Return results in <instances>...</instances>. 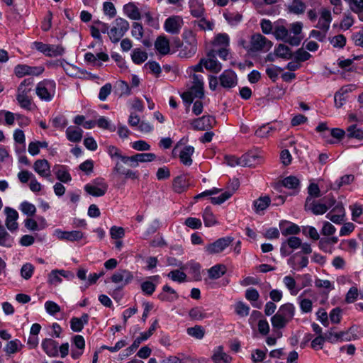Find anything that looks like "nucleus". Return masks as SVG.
<instances>
[{"mask_svg":"<svg viewBox=\"0 0 363 363\" xmlns=\"http://www.w3.org/2000/svg\"><path fill=\"white\" fill-rule=\"evenodd\" d=\"M354 180V176L353 174H345L334 182L332 189L338 190L342 186L351 184Z\"/></svg>","mask_w":363,"mask_h":363,"instance_id":"nucleus-46","label":"nucleus"},{"mask_svg":"<svg viewBox=\"0 0 363 363\" xmlns=\"http://www.w3.org/2000/svg\"><path fill=\"white\" fill-rule=\"evenodd\" d=\"M335 203V198L330 194L318 201L311 196H308L305 203V209L311 211L314 215H323L334 206Z\"/></svg>","mask_w":363,"mask_h":363,"instance_id":"nucleus-1","label":"nucleus"},{"mask_svg":"<svg viewBox=\"0 0 363 363\" xmlns=\"http://www.w3.org/2000/svg\"><path fill=\"white\" fill-rule=\"evenodd\" d=\"M156 157V155L154 153H138L133 156H128V158L126 159L127 165L131 167H138L140 162H152Z\"/></svg>","mask_w":363,"mask_h":363,"instance_id":"nucleus-17","label":"nucleus"},{"mask_svg":"<svg viewBox=\"0 0 363 363\" xmlns=\"http://www.w3.org/2000/svg\"><path fill=\"white\" fill-rule=\"evenodd\" d=\"M271 200L268 196L260 197L254 201V206L257 212L265 210L270 204Z\"/></svg>","mask_w":363,"mask_h":363,"instance_id":"nucleus-56","label":"nucleus"},{"mask_svg":"<svg viewBox=\"0 0 363 363\" xmlns=\"http://www.w3.org/2000/svg\"><path fill=\"white\" fill-rule=\"evenodd\" d=\"M33 82V78L25 79L20 83L16 91V98L18 105L28 111H31L33 107V100L30 96Z\"/></svg>","mask_w":363,"mask_h":363,"instance_id":"nucleus-2","label":"nucleus"},{"mask_svg":"<svg viewBox=\"0 0 363 363\" xmlns=\"http://www.w3.org/2000/svg\"><path fill=\"white\" fill-rule=\"evenodd\" d=\"M173 189L176 193L185 191L189 186L187 175L182 174L177 177L173 181Z\"/></svg>","mask_w":363,"mask_h":363,"instance_id":"nucleus-28","label":"nucleus"},{"mask_svg":"<svg viewBox=\"0 0 363 363\" xmlns=\"http://www.w3.org/2000/svg\"><path fill=\"white\" fill-rule=\"evenodd\" d=\"M306 8V4L301 0H294L288 6L289 12L297 15L303 13Z\"/></svg>","mask_w":363,"mask_h":363,"instance_id":"nucleus-47","label":"nucleus"},{"mask_svg":"<svg viewBox=\"0 0 363 363\" xmlns=\"http://www.w3.org/2000/svg\"><path fill=\"white\" fill-rule=\"evenodd\" d=\"M133 274L131 272L127 269H122L116 272L111 276V281L115 284H122V286H125L130 284L133 280Z\"/></svg>","mask_w":363,"mask_h":363,"instance_id":"nucleus-20","label":"nucleus"},{"mask_svg":"<svg viewBox=\"0 0 363 363\" xmlns=\"http://www.w3.org/2000/svg\"><path fill=\"white\" fill-rule=\"evenodd\" d=\"M23 347V345L21 342L18 339H15L6 343L4 351L7 354L11 355L21 351Z\"/></svg>","mask_w":363,"mask_h":363,"instance_id":"nucleus-44","label":"nucleus"},{"mask_svg":"<svg viewBox=\"0 0 363 363\" xmlns=\"http://www.w3.org/2000/svg\"><path fill=\"white\" fill-rule=\"evenodd\" d=\"M14 245V238L9 234L4 227L0 229V246L6 248H11Z\"/></svg>","mask_w":363,"mask_h":363,"instance_id":"nucleus-36","label":"nucleus"},{"mask_svg":"<svg viewBox=\"0 0 363 363\" xmlns=\"http://www.w3.org/2000/svg\"><path fill=\"white\" fill-rule=\"evenodd\" d=\"M34 171L41 177L46 179L50 182H53L51 177L50 166L47 160H37L33 164Z\"/></svg>","mask_w":363,"mask_h":363,"instance_id":"nucleus-13","label":"nucleus"},{"mask_svg":"<svg viewBox=\"0 0 363 363\" xmlns=\"http://www.w3.org/2000/svg\"><path fill=\"white\" fill-rule=\"evenodd\" d=\"M187 334L197 340H201L205 335V330L201 325H195L186 329Z\"/></svg>","mask_w":363,"mask_h":363,"instance_id":"nucleus-50","label":"nucleus"},{"mask_svg":"<svg viewBox=\"0 0 363 363\" xmlns=\"http://www.w3.org/2000/svg\"><path fill=\"white\" fill-rule=\"evenodd\" d=\"M4 213L6 214L5 225L7 229L11 233L16 231L18 229V223L17 222L18 213L11 207H6Z\"/></svg>","mask_w":363,"mask_h":363,"instance_id":"nucleus-14","label":"nucleus"},{"mask_svg":"<svg viewBox=\"0 0 363 363\" xmlns=\"http://www.w3.org/2000/svg\"><path fill=\"white\" fill-rule=\"evenodd\" d=\"M233 187L231 190H228L216 197H211V201L213 204H221L230 198L234 192L238 189L239 184L237 181L233 183Z\"/></svg>","mask_w":363,"mask_h":363,"instance_id":"nucleus-31","label":"nucleus"},{"mask_svg":"<svg viewBox=\"0 0 363 363\" xmlns=\"http://www.w3.org/2000/svg\"><path fill=\"white\" fill-rule=\"evenodd\" d=\"M231 237H224L205 246V252L209 255L218 254L225 250L233 242Z\"/></svg>","mask_w":363,"mask_h":363,"instance_id":"nucleus-10","label":"nucleus"},{"mask_svg":"<svg viewBox=\"0 0 363 363\" xmlns=\"http://www.w3.org/2000/svg\"><path fill=\"white\" fill-rule=\"evenodd\" d=\"M283 282L285 286L289 290L290 293L293 296L298 294V291L301 288L296 286V282L295 279L291 276H286L283 279Z\"/></svg>","mask_w":363,"mask_h":363,"instance_id":"nucleus-45","label":"nucleus"},{"mask_svg":"<svg viewBox=\"0 0 363 363\" xmlns=\"http://www.w3.org/2000/svg\"><path fill=\"white\" fill-rule=\"evenodd\" d=\"M64 48L61 45H48L47 52L45 55L48 57H57L62 55L64 53Z\"/></svg>","mask_w":363,"mask_h":363,"instance_id":"nucleus-57","label":"nucleus"},{"mask_svg":"<svg viewBox=\"0 0 363 363\" xmlns=\"http://www.w3.org/2000/svg\"><path fill=\"white\" fill-rule=\"evenodd\" d=\"M131 58L135 64L140 65L147 59V54L139 48L134 49L131 54Z\"/></svg>","mask_w":363,"mask_h":363,"instance_id":"nucleus-48","label":"nucleus"},{"mask_svg":"<svg viewBox=\"0 0 363 363\" xmlns=\"http://www.w3.org/2000/svg\"><path fill=\"white\" fill-rule=\"evenodd\" d=\"M194 147L190 145L185 146L179 153V159L181 162L186 166L191 165L193 162L191 156L194 154Z\"/></svg>","mask_w":363,"mask_h":363,"instance_id":"nucleus-34","label":"nucleus"},{"mask_svg":"<svg viewBox=\"0 0 363 363\" xmlns=\"http://www.w3.org/2000/svg\"><path fill=\"white\" fill-rule=\"evenodd\" d=\"M295 306L290 303L281 305L278 311L272 317L271 323L274 328H284L294 318Z\"/></svg>","mask_w":363,"mask_h":363,"instance_id":"nucleus-3","label":"nucleus"},{"mask_svg":"<svg viewBox=\"0 0 363 363\" xmlns=\"http://www.w3.org/2000/svg\"><path fill=\"white\" fill-rule=\"evenodd\" d=\"M129 29V23L124 18H117L113 23V26L108 32L112 43H118Z\"/></svg>","mask_w":363,"mask_h":363,"instance_id":"nucleus-5","label":"nucleus"},{"mask_svg":"<svg viewBox=\"0 0 363 363\" xmlns=\"http://www.w3.org/2000/svg\"><path fill=\"white\" fill-rule=\"evenodd\" d=\"M56 177L63 183H67L72 180V177L65 166H60L55 172Z\"/></svg>","mask_w":363,"mask_h":363,"instance_id":"nucleus-49","label":"nucleus"},{"mask_svg":"<svg viewBox=\"0 0 363 363\" xmlns=\"http://www.w3.org/2000/svg\"><path fill=\"white\" fill-rule=\"evenodd\" d=\"M203 60L204 67L211 72L218 73L222 69V65L217 60L216 50L209 51Z\"/></svg>","mask_w":363,"mask_h":363,"instance_id":"nucleus-15","label":"nucleus"},{"mask_svg":"<svg viewBox=\"0 0 363 363\" xmlns=\"http://www.w3.org/2000/svg\"><path fill=\"white\" fill-rule=\"evenodd\" d=\"M60 269H54L48 274V283L52 285H58L62 281L61 274L59 273Z\"/></svg>","mask_w":363,"mask_h":363,"instance_id":"nucleus-63","label":"nucleus"},{"mask_svg":"<svg viewBox=\"0 0 363 363\" xmlns=\"http://www.w3.org/2000/svg\"><path fill=\"white\" fill-rule=\"evenodd\" d=\"M298 255V252L296 253L288 261L289 264L294 269L306 267L308 264V259L307 257L302 256L300 260L298 261L297 258Z\"/></svg>","mask_w":363,"mask_h":363,"instance_id":"nucleus-39","label":"nucleus"},{"mask_svg":"<svg viewBox=\"0 0 363 363\" xmlns=\"http://www.w3.org/2000/svg\"><path fill=\"white\" fill-rule=\"evenodd\" d=\"M233 187L231 190H228L216 197H211V201L213 204H221L230 198L234 192L238 189L239 184L237 181L233 183Z\"/></svg>","mask_w":363,"mask_h":363,"instance_id":"nucleus-30","label":"nucleus"},{"mask_svg":"<svg viewBox=\"0 0 363 363\" xmlns=\"http://www.w3.org/2000/svg\"><path fill=\"white\" fill-rule=\"evenodd\" d=\"M108 184L103 178H96L91 183L84 186V190L89 194L100 197L104 196L108 190Z\"/></svg>","mask_w":363,"mask_h":363,"instance_id":"nucleus-7","label":"nucleus"},{"mask_svg":"<svg viewBox=\"0 0 363 363\" xmlns=\"http://www.w3.org/2000/svg\"><path fill=\"white\" fill-rule=\"evenodd\" d=\"M280 228L283 235H296L300 232L299 227L292 223H286V225H281Z\"/></svg>","mask_w":363,"mask_h":363,"instance_id":"nucleus-52","label":"nucleus"},{"mask_svg":"<svg viewBox=\"0 0 363 363\" xmlns=\"http://www.w3.org/2000/svg\"><path fill=\"white\" fill-rule=\"evenodd\" d=\"M203 219L206 226L211 227L217 223L216 218L210 207H206L203 213Z\"/></svg>","mask_w":363,"mask_h":363,"instance_id":"nucleus-51","label":"nucleus"},{"mask_svg":"<svg viewBox=\"0 0 363 363\" xmlns=\"http://www.w3.org/2000/svg\"><path fill=\"white\" fill-rule=\"evenodd\" d=\"M184 24L182 17L179 16H172L167 18L164 23V28L166 32L171 34H178Z\"/></svg>","mask_w":363,"mask_h":363,"instance_id":"nucleus-12","label":"nucleus"},{"mask_svg":"<svg viewBox=\"0 0 363 363\" xmlns=\"http://www.w3.org/2000/svg\"><path fill=\"white\" fill-rule=\"evenodd\" d=\"M273 130L274 128L269 124L264 125L256 130L255 135L259 138H267L270 135Z\"/></svg>","mask_w":363,"mask_h":363,"instance_id":"nucleus-64","label":"nucleus"},{"mask_svg":"<svg viewBox=\"0 0 363 363\" xmlns=\"http://www.w3.org/2000/svg\"><path fill=\"white\" fill-rule=\"evenodd\" d=\"M19 209L21 211V212L28 216H33L36 211L35 206L28 202V201H23L21 203Z\"/></svg>","mask_w":363,"mask_h":363,"instance_id":"nucleus-60","label":"nucleus"},{"mask_svg":"<svg viewBox=\"0 0 363 363\" xmlns=\"http://www.w3.org/2000/svg\"><path fill=\"white\" fill-rule=\"evenodd\" d=\"M272 47V43L259 33L252 35L250 40V51L267 52Z\"/></svg>","mask_w":363,"mask_h":363,"instance_id":"nucleus-8","label":"nucleus"},{"mask_svg":"<svg viewBox=\"0 0 363 363\" xmlns=\"http://www.w3.org/2000/svg\"><path fill=\"white\" fill-rule=\"evenodd\" d=\"M158 299L164 302H173L178 299L179 295L177 291L166 284L163 286L162 291L157 296Z\"/></svg>","mask_w":363,"mask_h":363,"instance_id":"nucleus-25","label":"nucleus"},{"mask_svg":"<svg viewBox=\"0 0 363 363\" xmlns=\"http://www.w3.org/2000/svg\"><path fill=\"white\" fill-rule=\"evenodd\" d=\"M226 272V267L224 264H218L208 270V277L211 279H217Z\"/></svg>","mask_w":363,"mask_h":363,"instance_id":"nucleus-43","label":"nucleus"},{"mask_svg":"<svg viewBox=\"0 0 363 363\" xmlns=\"http://www.w3.org/2000/svg\"><path fill=\"white\" fill-rule=\"evenodd\" d=\"M348 4L352 11L358 15L359 19L363 21V0H344Z\"/></svg>","mask_w":363,"mask_h":363,"instance_id":"nucleus-37","label":"nucleus"},{"mask_svg":"<svg viewBox=\"0 0 363 363\" xmlns=\"http://www.w3.org/2000/svg\"><path fill=\"white\" fill-rule=\"evenodd\" d=\"M52 125L57 129H64L68 123L67 118L62 115H58L52 119Z\"/></svg>","mask_w":363,"mask_h":363,"instance_id":"nucleus-61","label":"nucleus"},{"mask_svg":"<svg viewBox=\"0 0 363 363\" xmlns=\"http://www.w3.org/2000/svg\"><path fill=\"white\" fill-rule=\"evenodd\" d=\"M219 82L225 89L233 88L238 84L237 74L231 69H226L220 75Z\"/></svg>","mask_w":363,"mask_h":363,"instance_id":"nucleus-18","label":"nucleus"},{"mask_svg":"<svg viewBox=\"0 0 363 363\" xmlns=\"http://www.w3.org/2000/svg\"><path fill=\"white\" fill-rule=\"evenodd\" d=\"M347 137L349 138H356L357 140H363V130L358 128L357 125H350L347 128Z\"/></svg>","mask_w":363,"mask_h":363,"instance_id":"nucleus-53","label":"nucleus"},{"mask_svg":"<svg viewBox=\"0 0 363 363\" xmlns=\"http://www.w3.org/2000/svg\"><path fill=\"white\" fill-rule=\"evenodd\" d=\"M212 359L215 363H228L231 359L230 356L223 352L222 346L215 349Z\"/></svg>","mask_w":363,"mask_h":363,"instance_id":"nucleus-40","label":"nucleus"},{"mask_svg":"<svg viewBox=\"0 0 363 363\" xmlns=\"http://www.w3.org/2000/svg\"><path fill=\"white\" fill-rule=\"evenodd\" d=\"M190 318L195 320H201L206 318L207 315L203 313V310L201 307H194L191 308L189 312Z\"/></svg>","mask_w":363,"mask_h":363,"instance_id":"nucleus-59","label":"nucleus"},{"mask_svg":"<svg viewBox=\"0 0 363 363\" xmlns=\"http://www.w3.org/2000/svg\"><path fill=\"white\" fill-rule=\"evenodd\" d=\"M155 48L160 54L167 55L170 52L169 40L164 36L158 37L155 43Z\"/></svg>","mask_w":363,"mask_h":363,"instance_id":"nucleus-33","label":"nucleus"},{"mask_svg":"<svg viewBox=\"0 0 363 363\" xmlns=\"http://www.w3.org/2000/svg\"><path fill=\"white\" fill-rule=\"evenodd\" d=\"M113 171L117 174L123 175L126 179H138L139 178L138 171L125 169L119 161L116 162Z\"/></svg>","mask_w":363,"mask_h":363,"instance_id":"nucleus-27","label":"nucleus"},{"mask_svg":"<svg viewBox=\"0 0 363 363\" xmlns=\"http://www.w3.org/2000/svg\"><path fill=\"white\" fill-rule=\"evenodd\" d=\"M320 16L318 19L315 28L319 30H323L328 32L330 28V25L332 21L331 12L327 9H322L320 10Z\"/></svg>","mask_w":363,"mask_h":363,"instance_id":"nucleus-24","label":"nucleus"},{"mask_svg":"<svg viewBox=\"0 0 363 363\" xmlns=\"http://www.w3.org/2000/svg\"><path fill=\"white\" fill-rule=\"evenodd\" d=\"M230 38L227 33L218 34L213 41L215 46H220L221 48H227L229 46Z\"/></svg>","mask_w":363,"mask_h":363,"instance_id":"nucleus-55","label":"nucleus"},{"mask_svg":"<svg viewBox=\"0 0 363 363\" xmlns=\"http://www.w3.org/2000/svg\"><path fill=\"white\" fill-rule=\"evenodd\" d=\"M275 52L278 57L286 60L291 59L293 55L291 49L284 44L279 45L275 50Z\"/></svg>","mask_w":363,"mask_h":363,"instance_id":"nucleus-54","label":"nucleus"},{"mask_svg":"<svg viewBox=\"0 0 363 363\" xmlns=\"http://www.w3.org/2000/svg\"><path fill=\"white\" fill-rule=\"evenodd\" d=\"M216 123V119L211 116H203L194 119L191 123V126L196 130H206L212 128Z\"/></svg>","mask_w":363,"mask_h":363,"instance_id":"nucleus-16","label":"nucleus"},{"mask_svg":"<svg viewBox=\"0 0 363 363\" xmlns=\"http://www.w3.org/2000/svg\"><path fill=\"white\" fill-rule=\"evenodd\" d=\"M273 34L277 40H282L293 46L298 45L301 41L300 36H292L289 29L282 24L275 26Z\"/></svg>","mask_w":363,"mask_h":363,"instance_id":"nucleus-6","label":"nucleus"},{"mask_svg":"<svg viewBox=\"0 0 363 363\" xmlns=\"http://www.w3.org/2000/svg\"><path fill=\"white\" fill-rule=\"evenodd\" d=\"M350 91V88L343 87L339 91L335 94L334 101L336 108H339L345 104L347 98V94Z\"/></svg>","mask_w":363,"mask_h":363,"instance_id":"nucleus-38","label":"nucleus"},{"mask_svg":"<svg viewBox=\"0 0 363 363\" xmlns=\"http://www.w3.org/2000/svg\"><path fill=\"white\" fill-rule=\"evenodd\" d=\"M160 277L159 275L150 276L147 280L141 284L142 291L147 296H151L155 291L157 285L160 283Z\"/></svg>","mask_w":363,"mask_h":363,"instance_id":"nucleus-23","label":"nucleus"},{"mask_svg":"<svg viewBox=\"0 0 363 363\" xmlns=\"http://www.w3.org/2000/svg\"><path fill=\"white\" fill-rule=\"evenodd\" d=\"M189 8L190 13L193 16L199 18L203 16L204 8L200 0H190Z\"/></svg>","mask_w":363,"mask_h":363,"instance_id":"nucleus-41","label":"nucleus"},{"mask_svg":"<svg viewBox=\"0 0 363 363\" xmlns=\"http://www.w3.org/2000/svg\"><path fill=\"white\" fill-rule=\"evenodd\" d=\"M300 182L299 179L294 176H289L284 178L281 184H277L276 189H279V188L284 186L291 189H296L299 187Z\"/></svg>","mask_w":363,"mask_h":363,"instance_id":"nucleus-42","label":"nucleus"},{"mask_svg":"<svg viewBox=\"0 0 363 363\" xmlns=\"http://www.w3.org/2000/svg\"><path fill=\"white\" fill-rule=\"evenodd\" d=\"M41 347L45 354L50 357L58 356V342L52 338L42 340Z\"/></svg>","mask_w":363,"mask_h":363,"instance_id":"nucleus-22","label":"nucleus"},{"mask_svg":"<svg viewBox=\"0 0 363 363\" xmlns=\"http://www.w3.org/2000/svg\"><path fill=\"white\" fill-rule=\"evenodd\" d=\"M262 157L255 152H249L240 157L239 165L242 167H255L262 163Z\"/></svg>","mask_w":363,"mask_h":363,"instance_id":"nucleus-19","label":"nucleus"},{"mask_svg":"<svg viewBox=\"0 0 363 363\" xmlns=\"http://www.w3.org/2000/svg\"><path fill=\"white\" fill-rule=\"evenodd\" d=\"M339 341H351L357 339V335L354 333L352 328L346 331L338 333Z\"/></svg>","mask_w":363,"mask_h":363,"instance_id":"nucleus-58","label":"nucleus"},{"mask_svg":"<svg viewBox=\"0 0 363 363\" xmlns=\"http://www.w3.org/2000/svg\"><path fill=\"white\" fill-rule=\"evenodd\" d=\"M184 43L188 45L184 46V49L180 52V55L189 57L194 55L197 50V40L196 35L192 31H185L183 33Z\"/></svg>","mask_w":363,"mask_h":363,"instance_id":"nucleus-9","label":"nucleus"},{"mask_svg":"<svg viewBox=\"0 0 363 363\" xmlns=\"http://www.w3.org/2000/svg\"><path fill=\"white\" fill-rule=\"evenodd\" d=\"M192 80L193 85L190 89H194V91L196 92V96H197L198 99L203 98L204 96L203 76L201 74H194Z\"/></svg>","mask_w":363,"mask_h":363,"instance_id":"nucleus-26","label":"nucleus"},{"mask_svg":"<svg viewBox=\"0 0 363 363\" xmlns=\"http://www.w3.org/2000/svg\"><path fill=\"white\" fill-rule=\"evenodd\" d=\"M107 153L115 162L119 161L121 163L122 162L127 165L128 161H126V159L128 158V156L123 155L121 150L117 147L113 145L108 146L107 147Z\"/></svg>","mask_w":363,"mask_h":363,"instance_id":"nucleus-29","label":"nucleus"},{"mask_svg":"<svg viewBox=\"0 0 363 363\" xmlns=\"http://www.w3.org/2000/svg\"><path fill=\"white\" fill-rule=\"evenodd\" d=\"M167 277L174 281L179 283L184 282L186 280V275L184 272H181L178 269L171 271Z\"/></svg>","mask_w":363,"mask_h":363,"instance_id":"nucleus-62","label":"nucleus"},{"mask_svg":"<svg viewBox=\"0 0 363 363\" xmlns=\"http://www.w3.org/2000/svg\"><path fill=\"white\" fill-rule=\"evenodd\" d=\"M44 70L43 66L31 67L25 64H19L14 67V74L17 77L21 78L26 75L39 76Z\"/></svg>","mask_w":363,"mask_h":363,"instance_id":"nucleus-11","label":"nucleus"},{"mask_svg":"<svg viewBox=\"0 0 363 363\" xmlns=\"http://www.w3.org/2000/svg\"><path fill=\"white\" fill-rule=\"evenodd\" d=\"M56 92V84L53 80L44 79L37 84L36 95L42 101L49 102L52 100Z\"/></svg>","mask_w":363,"mask_h":363,"instance_id":"nucleus-4","label":"nucleus"},{"mask_svg":"<svg viewBox=\"0 0 363 363\" xmlns=\"http://www.w3.org/2000/svg\"><path fill=\"white\" fill-rule=\"evenodd\" d=\"M55 235L60 240L68 241H79L84 238V233L80 230L63 231L60 229L55 230Z\"/></svg>","mask_w":363,"mask_h":363,"instance_id":"nucleus-21","label":"nucleus"},{"mask_svg":"<svg viewBox=\"0 0 363 363\" xmlns=\"http://www.w3.org/2000/svg\"><path fill=\"white\" fill-rule=\"evenodd\" d=\"M83 130L77 126H69L66 130V136L68 140L72 143H79L82 138Z\"/></svg>","mask_w":363,"mask_h":363,"instance_id":"nucleus-32","label":"nucleus"},{"mask_svg":"<svg viewBox=\"0 0 363 363\" xmlns=\"http://www.w3.org/2000/svg\"><path fill=\"white\" fill-rule=\"evenodd\" d=\"M123 11L132 20H140L142 18L141 12L133 3H128L124 5Z\"/></svg>","mask_w":363,"mask_h":363,"instance_id":"nucleus-35","label":"nucleus"}]
</instances>
